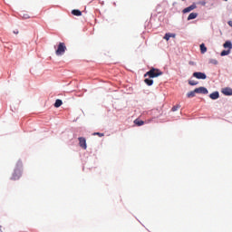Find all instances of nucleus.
I'll return each mask as SVG.
<instances>
[{
    "mask_svg": "<svg viewBox=\"0 0 232 232\" xmlns=\"http://www.w3.org/2000/svg\"><path fill=\"white\" fill-rule=\"evenodd\" d=\"M160 75H162V71L157 68H151L144 74V77H149L144 80V82H146L148 86H151V84H153L152 79H155V77H160Z\"/></svg>",
    "mask_w": 232,
    "mask_h": 232,
    "instance_id": "f257e3e1",
    "label": "nucleus"
},
{
    "mask_svg": "<svg viewBox=\"0 0 232 232\" xmlns=\"http://www.w3.org/2000/svg\"><path fill=\"white\" fill-rule=\"evenodd\" d=\"M22 173H23V162L17 161L14 171L11 177V180H19V179H21Z\"/></svg>",
    "mask_w": 232,
    "mask_h": 232,
    "instance_id": "f03ea898",
    "label": "nucleus"
},
{
    "mask_svg": "<svg viewBox=\"0 0 232 232\" xmlns=\"http://www.w3.org/2000/svg\"><path fill=\"white\" fill-rule=\"evenodd\" d=\"M64 52H66V44L64 43H60L55 51L56 55H64Z\"/></svg>",
    "mask_w": 232,
    "mask_h": 232,
    "instance_id": "7ed1b4c3",
    "label": "nucleus"
},
{
    "mask_svg": "<svg viewBox=\"0 0 232 232\" xmlns=\"http://www.w3.org/2000/svg\"><path fill=\"white\" fill-rule=\"evenodd\" d=\"M79 145L82 148V150H86L88 146L86 145V138L80 137L78 138Z\"/></svg>",
    "mask_w": 232,
    "mask_h": 232,
    "instance_id": "20e7f679",
    "label": "nucleus"
},
{
    "mask_svg": "<svg viewBox=\"0 0 232 232\" xmlns=\"http://www.w3.org/2000/svg\"><path fill=\"white\" fill-rule=\"evenodd\" d=\"M193 77H195L196 79H206L208 76L206 75V73L204 72H194L193 73Z\"/></svg>",
    "mask_w": 232,
    "mask_h": 232,
    "instance_id": "39448f33",
    "label": "nucleus"
},
{
    "mask_svg": "<svg viewBox=\"0 0 232 232\" xmlns=\"http://www.w3.org/2000/svg\"><path fill=\"white\" fill-rule=\"evenodd\" d=\"M197 8V5L195 4L189 5L188 7L183 9V14H188V12H191L192 10H195Z\"/></svg>",
    "mask_w": 232,
    "mask_h": 232,
    "instance_id": "423d86ee",
    "label": "nucleus"
},
{
    "mask_svg": "<svg viewBox=\"0 0 232 232\" xmlns=\"http://www.w3.org/2000/svg\"><path fill=\"white\" fill-rule=\"evenodd\" d=\"M209 97H210V99H212V101H217V99H218V97H220V94H218V92H214L210 93Z\"/></svg>",
    "mask_w": 232,
    "mask_h": 232,
    "instance_id": "0eeeda50",
    "label": "nucleus"
},
{
    "mask_svg": "<svg viewBox=\"0 0 232 232\" xmlns=\"http://www.w3.org/2000/svg\"><path fill=\"white\" fill-rule=\"evenodd\" d=\"M222 93L224 95H232V89L231 88H223Z\"/></svg>",
    "mask_w": 232,
    "mask_h": 232,
    "instance_id": "6e6552de",
    "label": "nucleus"
},
{
    "mask_svg": "<svg viewBox=\"0 0 232 232\" xmlns=\"http://www.w3.org/2000/svg\"><path fill=\"white\" fill-rule=\"evenodd\" d=\"M72 15H76L77 17H81L82 15V12H81L79 9H73L72 11Z\"/></svg>",
    "mask_w": 232,
    "mask_h": 232,
    "instance_id": "1a4fd4ad",
    "label": "nucleus"
},
{
    "mask_svg": "<svg viewBox=\"0 0 232 232\" xmlns=\"http://www.w3.org/2000/svg\"><path fill=\"white\" fill-rule=\"evenodd\" d=\"M196 93H198V91H197V88L194 91H191L190 92H188L187 94V97H188V99H191V98L195 97Z\"/></svg>",
    "mask_w": 232,
    "mask_h": 232,
    "instance_id": "9d476101",
    "label": "nucleus"
},
{
    "mask_svg": "<svg viewBox=\"0 0 232 232\" xmlns=\"http://www.w3.org/2000/svg\"><path fill=\"white\" fill-rule=\"evenodd\" d=\"M198 93H203L204 95L208 94V89L207 88H197V91Z\"/></svg>",
    "mask_w": 232,
    "mask_h": 232,
    "instance_id": "9b49d317",
    "label": "nucleus"
},
{
    "mask_svg": "<svg viewBox=\"0 0 232 232\" xmlns=\"http://www.w3.org/2000/svg\"><path fill=\"white\" fill-rule=\"evenodd\" d=\"M198 15V14L197 13H191L188 16V21H191L192 19H197V16Z\"/></svg>",
    "mask_w": 232,
    "mask_h": 232,
    "instance_id": "f8f14e48",
    "label": "nucleus"
},
{
    "mask_svg": "<svg viewBox=\"0 0 232 232\" xmlns=\"http://www.w3.org/2000/svg\"><path fill=\"white\" fill-rule=\"evenodd\" d=\"M199 48H200L201 53H206V52H208V47H206V44H201Z\"/></svg>",
    "mask_w": 232,
    "mask_h": 232,
    "instance_id": "ddd939ff",
    "label": "nucleus"
},
{
    "mask_svg": "<svg viewBox=\"0 0 232 232\" xmlns=\"http://www.w3.org/2000/svg\"><path fill=\"white\" fill-rule=\"evenodd\" d=\"M224 48H228V50H232V44L230 41H227L224 44H223Z\"/></svg>",
    "mask_w": 232,
    "mask_h": 232,
    "instance_id": "4468645a",
    "label": "nucleus"
},
{
    "mask_svg": "<svg viewBox=\"0 0 232 232\" xmlns=\"http://www.w3.org/2000/svg\"><path fill=\"white\" fill-rule=\"evenodd\" d=\"M63 106V101L62 100H56L54 103V108H61Z\"/></svg>",
    "mask_w": 232,
    "mask_h": 232,
    "instance_id": "2eb2a0df",
    "label": "nucleus"
},
{
    "mask_svg": "<svg viewBox=\"0 0 232 232\" xmlns=\"http://www.w3.org/2000/svg\"><path fill=\"white\" fill-rule=\"evenodd\" d=\"M134 124H136V126H144V121L135 120Z\"/></svg>",
    "mask_w": 232,
    "mask_h": 232,
    "instance_id": "dca6fc26",
    "label": "nucleus"
},
{
    "mask_svg": "<svg viewBox=\"0 0 232 232\" xmlns=\"http://www.w3.org/2000/svg\"><path fill=\"white\" fill-rule=\"evenodd\" d=\"M229 53H230L229 50H227V51L224 50L221 52L220 55H221V57H224L226 55H229Z\"/></svg>",
    "mask_w": 232,
    "mask_h": 232,
    "instance_id": "f3484780",
    "label": "nucleus"
},
{
    "mask_svg": "<svg viewBox=\"0 0 232 232\" xmlns=\"http://www.w3.org/2000/svg\"><path fill=\"white\" fill-rule=\"evenodd\" d=\"M163 39H165V41H169V39H171V34L169 33L166 34Z\"/></svg>",
    "mask_w": 232,
    "mask_h": 232,
    "instance_id": "a211bd4d",
    "label": "nucleus"
},
{
    "mask_svg": "<svg viewBox=\"0 0 232 232\" xmlns=\"http://www.w3.org/2000/svg\"><path fill=\"white\" fill-rule=\"evenodd\" d=\"M188 84H190V86H197L198 82H195L194 80H190V81L188 82Z\"/></svg>",
    "mask_w": 232,
    "mask_h": 232,
    "instance_id": "6ab92c4d",
    "label": "nucleus"
},
{
    "mask_svg": "<svg viewBox=\"0 0 232 232\" xmlns=\"http://www.w3.org/2000/svg\"><path fill=\"white\" fill-rule=\"evenodd\" d=\"M179 108H180V105H175L172 107L171 111H177V110H179Z\"/></svg>",
    "mask_w": 232,
    "mask_h": 232,
    "instance_id": "aec40b11",
    "label": "nucleus"
},
{
    "mask_svg": "<svg viewBox=\"0 0 232 232\" xmlns=\"http://www.w3.org/2000/svg\"><path fill=\"white\" fill-rule=\"evenodd\" d=\"M210 63H211L212 64H218V61H217L216 59L210 60Z\"/></svg>",
    "mask_w": 232,
    "mask_h": 232,
    "instance_id": "412c9836",
    "label": "nucleus"
},
{
    "mask_svg": "<svg viewBox=\"0 0 232 232\" xmlns=\"http://www.w3.org/2000/svg\"><path fill=\"white\" fill-rule=\"evenodd\" d=\"M93 135H99L100 137H104V133L94 132Z\"/></svg>",
    "mask_w": 232,
    "mask_h": 232,
    "instance_id": "4be33fe9",
    "label": "nucleus"
},
{
    "mask_svg": "<svg viewBox=\"0 0 232 232\" xmlns=\"http://www.w3.org/2000/svg\"><path fill=\"white\" fill-rule=\"evenodd\" d=\"M23 17H24V19H30V15H28V14H24Z\"/></svg>",
    "mask_w": 232,
    "mask_h": 232,
    "instance_id": "5701e85b",
    "label": "nucleus"
},
{
    "mask_svg": "<svg viewBox=\"0 0 232 232\" xmlns=\"http://www.w3.org/2000/svg\"><path fill=\"white\" fill-rule=\"evenodd\" d=\"M188 64H190V66H195V62H189Z\"/></svg>",
    "mask_w": 232,
    "mask_h": 232,
    "instance_id": "b1692460",
    "label": "nucleus"
},
{
    "mask_svg": "<svg viewBox=\"0 0 232 232\" xmlns=\"http://www.w3.org/2000/svg\"><path fill=\"white\" fill-rule=\"evenodd\" d=\"M228 24L232 27V21H228Z\"/></svg>",
    "mask_w": 232,
    "mask_h": 232,
    "instance_id": "393cba45",
    "label": "nucleus"
},
{
    "mask_svg": "<svg viewBox=\"0 0 232 232\" xmlns=\"http://www.w3.org/2000/svg\"><path fill=\"white\" fill-rule=\"evenodd\" d=\"M171 37H175V34H171Z\"/></svg>",
    "mask_w": 232,
    "mask_h": 232,
    "instance_id": "a878e982",
    "label": "nucleus"
},
{
    "mask_svg": "<svg viewBox=\"0 0 232 232\" xmlns=\"http://www.w3.org/2000/svg\"><path fill=\"white\" fill-rule=\"evenodd\" d=\"M0 232H3V230L1 229V226H0Z\"/></svg>",
    "mask_w": 232,
    "mask_h": 232,
    "instance_id": "bb28decb",
    "label": "nucleus"
},
{
    "mask_svg": "<svg viewBox=\"0 0 232 232\" xmlns=\"http://www.w3.org/2000/svg\"><path fill=\"white\" fill-rule=\"evenodd\" d=\"M225 1H227V0H225Z\"/></svg>",
    "mask_w": 232,
    "mask_h": 232,
    "instance_id": "cd10ccee",
    "label": "nucleus"
}]
</instances>
